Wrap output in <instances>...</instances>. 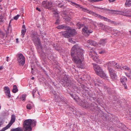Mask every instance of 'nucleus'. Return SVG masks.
Wrapping results in <instances>:
<instances>
[{
	"instance_id": "37",
	"label": "nucleus",
	"mask_w": 131,
	"mask_h": 131,
	"mask_svg": "<svg viewBox=\"0 0 131 131\" xmlns=\"http://www.w3.org/2000/svg\"><path fill=\"white\" fill-rule=\"evenodd\" d=\"M59 7L63 9L65 8L66 7L63 5H59Z\"/></svg>"
},
{
	"instance_id": "39",
	"label": "nucleus",
	"mask_w": 131,
	"mask_h": 131,
	"mask_svg": "<svg viewBox=\"0 0 131 131\" xmlns=\"http://www.w3.org/2000/svg\"><path fill=\"white\" fill-rule=\"evenodd\" d=\"M64 19H65L66 20L69 21V20H70V19L71 18H70L69 17V18H64Z\"/></svg>"
},
{
	"instance_id": "54",
	"label": "nucleus",
	"mask_w": 131,
	"mask_h": 131,
	"mask_svg": "<svg viewBox=\"0 0 131 131\" xmlns=\"http://www.w3.org/2000/svg\"><path fill=\"white\" fill-rule=\"evenodd\" d=\"M109 29H111V30H112V28H111V27H110V28Z\"/></svg>"
},
{
	"instance_id": "49",
	"label": "nucleus",
	"mask_w": 131,
	"mask_h": 131,
	"mask_svg": "<svg viewBox=\"0 0 131 131\" xmlns=\"http://www.w3.org/2000/svg\"><path fill=\"white\" fill-rule=\"evenodd\" d=\"M36 9L37 10H38L39 11H40V9L39 8H38V7H37L36 8Z\"/></svg>"
},
{
	"instance_id": "19",
	"label": "nucleus",
	"mask_w": 131,
	"mask_h": 131,
	"mask_svg": "<svg viewBox=\"0 0 131 131\" xmlns=\"http://www.w3.org/2000/svg\"><path fill=\"white\" fill-rule=\"evenodd\" d=\"M87 43L89 44V45H90L94 46H96L97 45L96 42L93 41L92 40H89L88 41Z\"/></svg>"
},
{
	"instance_id": "9",
	"label": "nucleus",
	"mask_w": 131,
	"mask_h": 131,
	"mask_svg": "<svg viewBox=\"0 0 131 131\" xmlns=\"http://www.w3.org/2000/svg\"><path fill=\"white\" fill-rule=\"evenodd\" d=\"M82 30L83 34L86 36H88L89 34L93 32L88 26L84 27Z\"/></svg>"
},
{
	"instance_id": "42",
	"label": "nucleus",
	"mask_w": 131,
	"mask_h": 131,
	"mask_svg": "<svg viewBox=\"0 0 131 131\" xmlns=\"http://www.w3.org/2000/svg\"><path fill=\"white\" fill-rule=\"evenodd\" d=\"M2 124H3L2 122V121H0V127Z\"/></svg>"
},
{
	"instance_id": "5",
	"label": "nucleus",
	"mask_w": 131,
	"mask_h": 131,
	"mask_svg": "<svg viewBox=\"0 0 131 131\" xmlns=\"http://www.w3.org/2000/svg\"><path fill=\"white\" fill-rule=\"evenodd\" d=\"M93 64L96 73L102 78H105L106 77V74L103 70L102 69L97 65L94 63Z\"/></svg>"
},
{
	"instance_id": "7",
	"label": "nucleus",
	"mask_w": 131,
	"mask_h": 131,
	"mask_svg": "<svg viewBox=\"0 0 131 131\" xmlns=\"http://www.w3.org/2000/svg\"><path fill=\"white\" fill-rule=\"evenodd\" d=\"M83 9V10H84L86 12L88 13L91 14L96 17H97L98 18L103 19L104 20L106 21H109V20L107 18H105V17H104L102 16H101L100 15H99L98 14H96L94 13L91 11V10H87L86 9Z\"/></svg>"
},
{
	"instance_id": "43",
	"label": "nucleus",
	"mask_w": 131,
	"mask_h": 131,
	"mask_svg": "<svg viewBox=\"0 0 131 131\" xmlns=\"http://www.w3.org/2000/svg\"><path fill=\"white\" fill-rule=\"evenodd\" d=\"M115 0H109V1L110 2H113Z\"/></svg>"
},
{
	"instance_id": "20",
	"label": "nucleus",
	"mask_w": 131,
	"mask_h": 131,
	"mask_svg": "<svg viewBox=\"0 0 131 131\" xmlns=\"http://www.w3.org/2000/svg\"><path fill=\"white\" fill-rule=\"evenodd\" d=\"M125 5L126 7H129L131 6V0H126Z\"/></svg>"
},
{
	"instance_id": "15",
	"label": "nucleus",
	"mask_w": 131,
	"mask_h": 131,
	"mask_svg": "<svg viewBox=\"0 0 131 131\" xmlns=\"http://www.w3.org/2000/svg\"><path fill=\"white\" fill-rule=\"evenodd\" d=\"M57 28L59 29L66 30L70 28V27L65 25H61L57 26Z\"/></svg>"
},
{
	"instance_id": "11",
	"label": "nucleus",
	"mask_w": 131,
	"mask_h": 131,
	"mask_svg": "<svg viewBox=\"0 0 131 131\" xmlns=\"http://www.w3.org/2000/svg\"><path fill=\"white\" fill-rule=\"evenodd\" d=\"M63 81L67 86H72L71 81L69 80L67 77H65L63 79Z\"/></svg>"
},
{
	"instance_id": "28",
	"label": "nucleus",
	"mask_w": 131,
	"mask_h": 131,
	"mask_svg": "<svg viewBox=\"0 0 131 131\" xmlns=\"http://www.w3.org/2000/svg\"><path fill=\"white\" fill-rule=\"evenodd\" d=\"M26 97V95L24 94L23 95L20 97V99L22 101H24L25 100V98Z\"/></svg>"
},
{
	"instance_id": "38",
	"label": "nucleus",
	"mask_w": 131,
	"mask_h": 131,
	"mask_svg": "<svg viewBox=\"0 0 131 131\" xmlns=\"http://www.w3.org/2000/svg\"><path fill=\"white\" fill-rule=\"evenodd\" d=\"M105 52V50H103L99 52V53L100 54H103Z\"/></svg>"
},
{
	"instance_id": "50",
	"label": "nucleus",
	"mask_w": 131,
	"mask_h": 131,
	"mask_svg": "<svg viewBox=\"0 0 131 131\" xmlns=\"http://www.w3.org/2000/svg\"><path fill=\"white\" fill-rule=\"evenodd\" d=\"M16 42L17 43L18 42V38H16Z\"/></svg>"
},
{
	"instance_id": "36",
	"label": "nucleus",
	"mask_w": 131,
	"mask_h": 131,
	"mask_svg": "<svg viewBox=\"0 0 131 131\" xmlns=\"http://www.w3.org/2000/svg\"><path fill=\"white\" fill-rule=\"evenodd\" d=\"M69 40L70 42L72 43H74L75 42L73 41L72 39L71 38L69 39Z\"/></svg>"
},
{
	"instance_id": "8",
	"label": "nucleus",
	"mask_w": 131,
	"mask_h": 131,
	"mask_svg": "<svg viewBox=\"0 0 131 131\" xmlns=\"http://www.w3.org/2000/svg\"><path fill=\"white\" fill-rule=\"evenodd\" d=\"M32 39L36 46H40L41 48L42 46L40 44V40L38 38L36 35L33 34L32 37Z\"/></svg>"
},
{
	"instance_id": "59",
	"label": "nucleus",
	"mask_w": 131,
	"mask_h": 131,
	"mask_svg": "<svg viewBox=\"0 0 131 131\" xmlns=\"http://www.w3.org/2000/svg\"><path fill=\"white\" fill-rule=\"evenodd\" d=\"M59 101V100H58V101Z\"/></svg>"
},
{
	"instance_id": "2",
	"label": "nucleus",
	"mask_w": 131,
	"mask_h": 131,
	"mask_svg": "<svg viewBox=\"0 0 131 131\" xmlns=\"http://www.w3.org/2000/svg\"><path fill=\"white\" fill-rule=\"evenodd\" d=\"M105 67H107L108 69L109 72L110 76L113 80L117 78V76L115 73V71L112 69V67H113L115 69H118L122 70L124 69L126 71H128L129 68L127 66H123L122 65L120 66L119 64L114 61L109 62L105 65Z\"/></svg>"
},
{
	"instance_id": "53",
	"label": "nucleus",
	"mask_w": 131,
	"mask_h": 131,
	"mask_svg": "<svg viewBox=\"0 0 131 131\" xmlns=\"http://www.w3.org/2000/svg\"><path fill=\"white\" fill-rule=\"evenodd\" d=\"M34 77H32V78H31V79H32V80H34Z\"/></svg>"
},
{
	"instance_id": "41",
	"label": "nucleus",
	"mask_w": 131,
	"mask_h": 131,
	"mask_svg": "<svg viewBox=\"0 0 131 131\" xmlns=\"http://www.w3.org/2000/svg\"><path fill=\"white\" fill-rule=\"evenodd\" d=\"M22 29H26L25 27V25H24L22 26Z\"/></svg>"
},
{
	"instance_id": "18",
	"label": "nucleus",
	"mask_w": 131,
	"mask_h": 131,
	"mask_svg": "<svg viewBox=\"0 0 131 131\" xmlns=\"http://www.w3.org/2000/svg\"><path fill=\"white\" fill-rule=\"evenodd\" d=\"M81 103L80 104L78 103V104L80 106H82L84 107H85L86 108H88V106L86 105L87 103L84 102V100H83V101H81Z\"/></svg>"
},
{
	"instance_id": "10",
	"label": "nucleus",
	"mask_w": 131,
	"mask_h": 131,
	"mask_svg": "<svg viewBox=\"0 0 131 131\" xmlns=\"http://www.w3.org/2000/svg\"><path fill=\"white\" fill-rule=\"evenodd\" d=\"M18 61L20 65L23 66L25 62V57L21 53H19L18 54Z\"/></svg>"
},
{
	"instance_id": "51",
	"label": "nucleus",
	"mask_w": 131,
	"mask_h": 131,
	"mask_svg": "<svg viewBox=\"0 0 131 131\" xmlns=\"http://www.w3.org/2000/svg\"><path fill=\"white\" fill-rule=\"evenodd\" d=\"M124 15L125 16H128V17H129L130 16V15Z\"/></svg>"
},
{
	"instance_id": "55",
	"label": "nucleus",
	"mask_w": 131,
	"mask_h": 131,
	"mask_svg": "<svg viewBox=\"0 0 131 131\" xmlns=\"http://www.w3.org/2000/svg\"><path fill=\"white\" fill-rule=\"evenodd\" d=\"M37 93L39 94V92H38V91H37Z\"/></svg>"
},
{
	"instance_id": "44",
	"label": "nucleus",
	"mask_w": 131,
	"mask_h": 131,
	"mask_svg": "<svg viewBox=\"0 0 131 131\" xmlns=\"http://www.w3.org/2000/svg\"><path fill=\"white\" fill-rule=\"evenodd\" d=\"M9 58V57H7V61H9L10 59H8Z\"/></svg>"
},
{
	"instance_id": "1",
	"label": "nucleus",
	"mask_w": 131,
	"mask_h": 131,
	"mask_svg": "<svg viewBox=\"0 0 131 131\" xmlns=\"http://www.w3.org/2000/svg\"><path fill=\"white\" fill-rule=\"evenodd\" d=\"M84 51L78 45L74 46L71 49V54L73 62L78 65L79 68H83Z\"/></svg>"
},
{
	"instance_id": "45",
	"label": "nucleus",
	"mask_w": 131,
	"mask_h": 131,
	"mask_svg": "<svg viewBox=\"0 0 131 131\" xmlns=\"http://www.w3.org/2000/svg\"><path fill=\"white\" fill-rule=\"evenodd\" d=\"M59 21V20L58 19H57V21L55 23L56 24H57V23H59L58 22V21Z\"/></svg>"
},
{
	"instance_id": "12",
	"label": "nucleus",
	"mask_w": 131,
	"mask_h": 131,
	"mask_svg": "<svg viewBox=\"0 0 131 131\" xmlns=\"http://www.w3.org/2000/svg\"><path fill=\"white\" fill-rule=\"evenodd\" d=\"M120 82L124 85L125 89L127 88V86L126 84L127 80V78L124 76H122L121 78Z\"/></svg>"
},
{
	"instance_id": "23",
	"label": "nucleus",
	"mask_w": 131,
	"mask_h": 131,
	"mask_svg": "<svg viewBox=\"0 0 131 131\" xmlns=\"http://www.w3.org/2000/svg\"><path fill=\"white\" fill-rule=\"evenodd\" d=\"M33 105V104L32 103L28 104L26 106V108L30 110L32 109Z\"/></svg>"
},
{
	"instance_id": "58",
	"label": "nucleus",
	"mask_w": 131,
	"mask_h": 131,
	"mask_svg": "<svg viewBox=\"0 0 131 131\" xmlns=\"http://www.w3.org/2000/svg\"><path fill=\"white\" fill-rule=\"evenodd\" d=\"M111 10L112 11H113V10Z\"/></svg>"
},
{
	"instance_id": "21",
	"label": "nucleus",
	"mask_w": 131,
	"mask_h": 131,
	"mask_svg": "<svg viewBox=\"0 0 131 131\" xmlns=\"http://www.w3.org/2000/svg\"><path fill=\"white\" fill-rule=\"evenodd\" d=\"M89 54L93 57L94 56L96 55V53L93 49H92L90 52Z\"/></svg>"
},
{
	"instance_id": "34",
	"label": "nucleus",
	"mask_w": 131,
	"mask_h": 131,
	"mask_svg": "<svg viewBox=\"0 0 131 131\" xmlns=\"http://www.w3.org/2000/svg\"><path fill=\"white\" fill-rule=\"evenodd\" d=\"M19 16L20 15H17L16 16H15L14 17V18L15 20H17L18 19Z\"/></svg>"
},
{
	"instance_id": "25",
	"label": "nucleus",
	"mask_w": 131,
	"mask_h": 131,
	"mask_svg": "<svg viewBox=\"0 0 131 131\" xmlns=\"http://www.w3.org/2000/svg\"><path fill=\"white\" fill-rule=\"evenodd\" d=\"M26 31V29H22L21 31V36H22V37H24V35L25 34Z\"/></svg>"
},
{
	"instance_id": "35",
	"label": "nucleus",
	"mask_w": 131,
	"mask_h": 131,
	"mask_svg": "<svg viewBox=\"0 0 131 131\" xmlns=\"http://www.w3.org/2000/svg\"><path fill=\"white\" fill-rule=\"evenodd\" d=\"M102 0H89L90 1L92 2H98Z\"/></svg>"
},
{
	"instance_id": "16",
	"label": "nucleus",
	"mask_w": 131,
	"mask_h": 131,
	"mask_svg": "<svg viewBox=\"0 0 131 131\" xmlns=\"http://www.w3.org/2000/svg\"><path fill=\"white\" fill-rule=\"evenodd\" d=\"M71 4L72 5L74 6H75L77 8H80L81 9H82V10L84 11V12H85L84 10H83L84 9H86L87 10H88L87 9L85 8H83L81 6H80L78 4H77L76 3H75L71 2Z\"/></svg>"
},
{
	"instance_id": "13",
	"label": "nucleus",
	"mask_w": 131,
	"mask_h": 131,
	"mask_svg": "<svg viewBox=\"0 0 131 131\" xmlns=\"http://www.w3.org/2000/svg\"><path fill=\"white\" fill-rule=\"evenodd\" d=\"M4 89L5 90V92L6 96L8 98H9L11 96L10 93V89L8 87L5 86L4 87Z\"/></svg>"
},
{
	"instance_id": "29",
	"label": "nucleus",
	"mask_w": 131,
	"mask_h": 131,
	"mask_svg": "<svg viewBox=\"0 0 131 131\" xmlns=\"http://www.w3.org/2000/svg\"><path fill=\"white\" fill-rule=\"evenodd\" d=\"M77 26H78L77 28L79 29L81 27L83 26V25L82 24L80 23H78L77 24Z\"/></svg>"
},
{
	"instance_id": "46",
	"label": "nucleus",
	"mask_w": 131,
	"mask_h": 131,
	"mask_svg": "<svg viewBox=\"0 0 131 131\" xmlns=\"http://www.w3.org/2000/svg\"><path fill=\"white\" fill-rule=\"evenodd\" d=\"M107 89V91L109 93H110V92H111L110 90L109 91L108 90L109 89V88H108Z\"/></svg>"
},
{
	"instance_id": "48",
	"label": "nucleus",
	"mask_w": 131,
	"mask_h": 131,
	"mask_svg": "<svg viewBox=\"0 0 131 131\" xmlns=\"http://www.w3.org/2000/svg\"><path fill=\"white\" fill-rule=\"evenodd\" d=\"M43 70V71L46 74H47V73H46V71H45V70Z\"/></svg>"
},
{
	"instance_id": "47",
	"label": "nucleus",
	"mask_w": 131,
	"mask_h": 131,
	"mask_svg": "<svg viewBox=\"0 0 131 131\" xmlns=\"http://www.w3.org/2000/svg\"><path fill=\"white\" fill-rule=\"evenodd\" d=\"M3 68V66H0V70H2Z\"/></svg>"
},
{
	"instance_id": "22",
	"label": "nucleus",
	"mask_w": 131,
	"mask_h": 131,
	"mask_svg": "<svg viewBox=\"0 0 131 131\" xmlns=\"http://www.w3.org/2000/svg\"><path fill=\"white\" fill-rule=\"evenodd\" d=\"M106 39H101L99 43L100 44L102 45H104L106 43Z\"/></svg>"
},
{
	"instance_id": "17",
	"label": "nucleus",
	"mask_w": 131,
	"mask_h": 131,
	"mask_svg": "<svg viewBox=\"0 0 131 131\" xmlns=\"http://www.w3.org/2000/svg\"><path fill=\"white\" fill-rule=\"evenodd\" d=\"M100 81L99 80H93L92 82V84L93 85H94L96 86L99 85Z\"/></svg>"
},
{
	"instance_id": "40",
	"label": "nucleus",
	"mask_w": 131,
	"mask_h": 131,
	"mask_svg": "<svg viewBox=\"0 0 131 131\" xmlns=\"http://www.w3.org/2000/svg\"><path fill=\"white\" fill-rule=\"evenodd\" d=\"M99 25L100 27H102L103 26V24L101 23H100Z\"/></svg>"
},
{
	"instance_id": "6",
	"label": "nucleus",
	"mask_w": 131,
	"mask_h": 131,
	"mask_svg": "<svg viewBox=\"0 0 131 131\" xmlns=\"http://www.w3.org/2000/svg\"><path fill=\"white\" fill-rule=\"evenodd\" d=\"M66 30H68L62 32L63 36L65 38L69 37L71 36L75 35L77 33L74 29H71L70 27V28Z\"/></svg>"
},
{
	"instance_id": "57",
	"label": "nucleus",
	"mask_w": 131,
	"mask_h": 131,
	"mask_svg": "<svg viewBox=\"0 0 131 131\" xmlns=\"http://www.w3.org/2000/svg\"><path fill=\"white\" fill-rule=\"evenodd\" d=\"M96 26H95V28H96Z\"/></svg>"
},
{
	"instance_id": "4",
	"label": "nucleus",
	"mask_w": 131,
	"mask_h": 131,
	"mask_svg": "<svg viewBox=\"0 0 131 131\" xmlns=\"http://www.w3.org/2000/svg\"><path fill=\"white\" fill-rule=\"evenodd\" d=\"M42 6L45 8L52 10L55 16L57 17V18L59 17V15L57 10L53 8L52 3L51 2L47 1H43L42 3Z\"/></svg>"
},
{
	"instance_id": "33",
	"label": "nucleus",
	"mask_w": 131,
	"mask_h": 131,
	"mask_svg": "<svg viewBox=\"0 0 131 131\" xmlns=\"http://www.w3.org/2000/svg\"><path fill=\"white\" fill-rule=\"evenodd\" d=\"M93 59L96 62L98 63V59L97 57H94L93 58Z\"/></svg>"
},
{
	"instance_id": "31",
	"label": "nucleus",
	"mask_w": 131,
	"mask_h": 131,
	"mask_svg": "<svg viewBox=\"0 0 131 131\" xmlns=\"http://www.w3.org/2000/svg\"><path fill=\"white\" fill-rule=\"evenodd\" d=\"M8 128H8L6 126V127L3 128L2 130H0V131H5Z\"/></svg>"
},
{
	"instance_id": "27",
	"label": "nucleus",
	"mask_w": 131,
	"mask_h": 131,
	"mask_svg": "<svg viewBox=\"0 0 131 131\" xmlns=\"http://www.w3.org/2000/svg\"><path fill=\"white\" fill-rule=\"evenodd\" d=\"M118 13L120 14L123 15V14L126 13L128 14L129 13L128 11H127L126 10H123L122 11H118Z\"/></svg>"
},
{
	"instance_id": "14",
	"label": "nucleus",
	"mask_w": 131,
	"mask_h": 131,
	"mask_svg": "<svg viewBox=\"0 0 131 131\" xmlns=\"http://www.w3.org/2000/svg\"><path fill=\"white\" fill-rule=\"evenodd\" d=\"M15 116L14 115H12L11 117V119L8 123L6 126L9 128L13 123L15 122Z\"/></svg>"
},
{
	"instance_id": "32",
	"label": "nucleus",
	"mask_w": 131,
	"mask_h": 131,
	"mask_svg": "<svg viewBox=\"0 0 131 131\" xmlns=\"http://www.w3.org/2000/svg\"><path fill=\"white\" fill-rule=\"evenodd\" d=\"M70 95L73 98L75 101H76L77 102L78 101L79 99L78 98V97L75 98L74 97V96L72 94H71Z\"/></svg>"
},
{
	"instance_id": "26",
	"label": "nucleus",
	"mask_w": 131,
	"mask_h": 131,
	"mask_svg": "<svg viewBox=\"0 0 131 131\" xmlns=\"http://www.w3.org/2000/svg\"><path fill=\"white\" fill-rule=\"evenodd\" d=\"M11 131H23V130L20 127H18L16 128L12 129Z\"/></svg>"
},
{
	"instance_id": "3",
	"label": "nucleus",
	"mask_w": 131,
	"mask_h": 131,
	"mask_svg": "<svg viewBox=\"0 0 131 131\" xmlns=\"http://www.w3.org/2000/svg\"><path fill=\"white\" fill-rule=\"evenodd\" d=\"M36 122L34 120L29 119L25 120L23 124L24 131H31V126L36 125Z\"/></svg>"
},
{
	"instance_id": "30",
	"label": "nucleus",
	"mask_w": 131,
	"mask_h": 131,
	"mask_svg": "<svg viewBox=\"0 0 131 131\" xmlns=\"http://www.w3.org/2000/svg\"><path fill=\"white\" fill-rule=\"evenodd\" d=\"M37 91V89L36 88H35L32 91V94L34 97L35 93Z\"/></svg>"
},
{
	"instance_id": "56",
	"label": "nucleus",
	"mask_w": 131,
	"mask_h": 131,
	"mask_svg": "<svg viewBox=\"0 0 131 131\" xmlns=\"http://www.w3.org/2000/svg\"><path fill=\"white\" fill-rule=\"evenodd\" d=\"M2 0H0V2L2 1Z\"/></svg>"
},
{
	"instance_id": "52",
	"label": "nucleus",
	"mask_w": 131,
	"mask_h": 131,
	"mask_svg": "<svg viewBox=\"0 0 131 131\" xmlns=\"http://www.w3.org/2000/svg\"><path fill=\"white\" fill-rule=\"evenodd\" d=\"M113 31L115 32V33H117V32L116 31V30H113Z\"/></svg>"
},
{
	"instance_id": "24",
	"label": "nucleus",
	"mask_w": 131,
	"mask_h": 131,
	"mask_svg": "<svg viewBox=\"0 0 131 131\" xmlns=\"http://www.w3.org/2000/svg\"><path fill=\"white\" fill-rule=\"evenodd\" d=\"M18 91L17 86L16 85H14L13 86V88L12 90V92L14 93H16Z\"/></svg>"
}]
</instances>
